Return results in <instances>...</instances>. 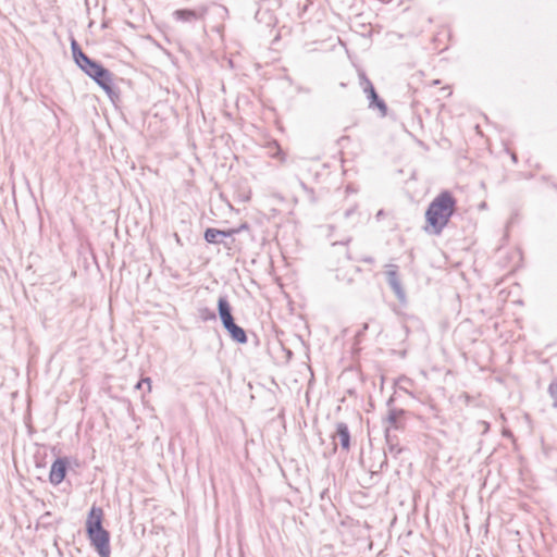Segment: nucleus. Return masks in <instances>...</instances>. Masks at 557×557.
Wrapping results in <instances>:
<instances>
[{
    "mask_svg": "<svg viewBox=\"0 0 557 557\" xmlns=\"http://www.w3.org/2000/svg\"><path fill=\"white\" fill-rule=\"evenodd\" d=\"M76 64L81 66V64L87 62L88 57L82 51L79 53H76V58L74 59Z\"/></svg>",
    "mask_w": 557,
    "mask_h": 557,
    "instance_id": "17",
    "label": "nucleus"
},
{
    "mask_svg": "<svg viewBox=\"0 0 557 557\" xmlns=\"http://www.w3.org/2000/svg\"><path fill=\"white\" fill-rule=\"evenodd\" d=\"M103 511L100 507L92 506L87 520L86 532L91 545L101 557L110 556V534L102 527Z\"/></svg>",
    "mask_w": 557,
    "mask_h": 557,
    "instance_id": "2",
    "label": "nucleus"
},
{
    "mask_svg": "<svg viewBox=\"0 0 557 557\" xmlns=\"http://www.w3.org/2000/svg\"><path fill=\"white\" fill-rule=\"evenodd\" d=\"M382 214H383V211H382V210H380V211L377 212L376 216H377V218H380V216H382Z\"/></svg>",
    "mask_w": 557,
    "mask_h": 557,
    "instance_id": "22",
    "label": "nucleus"
},
{
    "mask_svg": "<svg viewBox=\"0 0 557 557\" xmlns=\"http://www.w3.org/2000/svg\"><path fill=\"white\" fill-rule=\"evenodd\" d=\"M456 208V200L453 195L445 190L440 193L429 205L425 211L426 231L440 235L448 224Z\"/></svg>",
    "mask_w": 557,
    "mask_h": 557,
    "instance_id": "1",
    "label": "nucleus"
},
{
    "mask_svg": "<svg viewBox=\"0 0 557 557\" xmlns=\"http://www.w3.org/2000/svg\"><path fill=\"white\" fill-rule=\"evenodd\" d=\"M198 314H199V318L203 321H211V320H215V318H216L214 311L207 307L199 308Z\"/></svg>",
    "mask_w": 557,
    "mask_h": 557,
    "instance_id": "12",
    "label": "nucleus"
},
{
    "mask_svg": "<svg viewBox=\"0 0 557 557\" xmlns=\"http://www.w3.org/2000/svg\"><path fill=\"white\" fill-rule=\"evenodd\" d=\"M237 233V230L231 228L227 231H222L218 228H207L205 232V239L209 244H220L222 237H231Z\"/></svg>",
    "mask_w": 557,
    "mask_h": 557,
    "instance_id": "8",
    "label": "nucleus"
},
{
    "mask_svg": "<svg viewBox=\"0 0 557 557\" xmlns=\"http://www.w3.org/2000/svg\"><path fill=\"white\" fill-rule=\"evenodd\" d=\"M218 311L221 319L222 324H226L227 322L232 321L233 314L232 309L230 306V302L225 296H221L218 300Z\"/></svg>",
    "mask_w": 557,
    "mask_h": 557,
    "instance_id": "11",
    "label": "nucleus"
},
{
    "mask_svg": "<svg viewBox=\"0 0 557 557\" xmlns=\"http://www.w3.org/2000/svg\"><path fill=\"white\" fill-rule=\"evenodd\" d=\"M361 85L363 86V91L367 94V97L369 99V107L370 108H377L381 112L382 116H385L387 114V106L386 103L379 98L372 83L366 77V75L360 76Z\"/></svg>",
    "mask_w": 557,
    "mask_h": 557,
    "instance_id": "4",
    "label": "nucleus"
},
{
    "mask_svg": "<svg viewBox=\"0 0 557 557\" xmlns=\"http://www.w3.org/2000/svg\"><path fill=\"white\" fill-rule=\"evenodd\" d=\"M97 62L88 58L87 62L81 64V69L87 74V71H89Z\"/></svg>",
    "mask_w": 557,
    "mask_h": 557,
    "instance_id": "18",
    "label": "nucleus"
},
{
    "mask_svg": "<svg viewBox=\"0 0 557 557\" xmlns=\"http://www.w3.org/2000/svg\"><path fill=\"white\" fill-rule=\"evenodd\" d=\"M71 48H72L73 57L75 59L76 53L82 52V49H81L79 45L76 42V40H72Z\"/></svg>",
    "mask_w": 557,
    "mask_h": 557,
    "instance_id": "19",
    "label": "nucleus"
},
{
    "mask_svg": "<svg viewBox=\"0 0 557 557\" xmlns=\"http://www.w3.org/2000/svg\"><path fill=\"white\" fill-rule=\"evenodd\" d=\"M386 278L387 283L397 296L399 300L405 299V290L401 286L399 275H398V267L396 264H387L386 265Z\"/></svg>",
    "mask_w": 557,
    "mask_h": 557,
    "instance_id": "5",
    "label": "nucleus"
},
{
    "mask_svg": "<svg viewBox=\"0 0 557 557\" xmlns=\"http://www.w3.org/2000/svg\"><path fill=\"white\" fill-rule=\"evenodd\" d=\"M548 394L553 399V407L557 409V380L553 381L548 386Z\"/></svg>",
    "mask_w": 557,
    "mask_h": 557,
    "instance_id": "14",
    "label": "nucleus"
},
{
    "mask_svg": "<svg viewBox=\"0 0 557 557\" xmlns=\"http://www.w3.org/2000/svg\"><path fill=\"white\" fill-rule=\"evenodd\" d=\"M66 466L67 462L63 458H58L57 460L53 461L49 475L50 482L53 485H58L64 480L66 473Z\"/></svg>",
    "mask_w": 557,
    "mask_h": 557,
    "instance_id": "7",
    "label": "nucleus"
},
{
    "mask_svg": "<svg viewBox=\"0 0 557 557\" xmlns=\"http://www.w3.org/2000/svg\"><path fill=\"white\" fill-rule=\"evenodd\" d=\"M207 12H208V8L206 5H201L197 10H189V9L176 10V11H174L173 16L176 21L193 22L196 20L205 18Z\"/></svg>",
    "mask_w": 557,
    "mask_h": 557,
    "instance_id": "6",
    "label": "nucleus"
},
{
    "mask_svg": "<svg viewBox=\"0 0 557 557\" xmlns=\"http://www.w3.org/2000/svg\"><path fill=\"white\" fill-rule=\"evenodd\" d=\"M87 75L104 90L110 99L117 97V94L113 89L112 74L101 64H95L89 71H87Z\"/></svg>",
    "mask_w": 557,
    "mask_h": 557,
    "instance_id": "3",
    "label": "nucleus"
},
{
    "mask_svg": "<svg viewBox=\"0 0 557 557\" xmlns=\"http://www.w3.org/2000/svg\"><path fill=\"white\" fill-rule=\"evenodd\" d=\"M144 385L147 386V392L151 391V380L149 377L140 380L135 387L137 389H141Z\"/></svg>",
    "mask_w": 557,
    "mask_h": 557,
    "instance_id": "16",
    "label": "nucleus"
},
{
    "mask_svg": "<svg viewBox=\"0 0 557 557\" xmlns=\"http://www.w3.org/2000/svg\"><path fill=\"white\" fill-rule=\"evenodd\" d=\"M224 329L228 332L230 336L239 344H245L247 342V335L243 327L238 326L234 319L226 324L223 325Z\"/></svg>",
    "mask_w": 557,
    "mask_h": 557,
    "instance_id": "10",
    "label": "nucleus"
},
{
    "mask_svg": "<svg viewBox=\"0 0 557 557\" xmlns=\"http://www.w3.org/2000/svg\"><path fill=\"white\" fill-rule=\"evenodd\" d=\"M363 261L367 263H372L374 260L372 257H367V258H363Z\"/></svg>",
    "mask_w": 557,
    "mask_h": 557,
    "instance_id": "21",
    "label": "nucleus"
},
{
    "mask_svg": "<svg viewBox=\"0 0 557 557\" xmlns=\"http://www.w3.org/2000/svg\"><path fill=\"white\" fill-rule=\"evenodd\" d=\"M355 212V209H349L345 212V218H348L350 216V214H352Z\"/></svg>",
    "mask_w": 557,
    "mask_h": 557,
    "instance_id": "20",
    "label": "nucleus"
},
{
    "mask_svg": "<svg viewBox=\"0 0 557 557\" xmlns=\"http://www.w3.org/2000/svg\"><path fill=\"white\" fill-rule=\"evenodd\" d=\"M385 436H386V442H387V444L389 446V451L395 454V455L399 454L401 449L398 448L396 445L391 443V435H389V429L388 428L386 429Z\"/></svg>",
    "mask_w": 557,
    "mask_h": 557,
    "instance_id": "15",
    "label": "nucleus"
},
{
    "mask_svg": "<svg viewBox=\"0 0 557 557\" xmlns=\"http://www.w3.org/2000/svg\"><path fill=\"white\" fill-rule=\"evenodd\" d=\"M403 411L391 410L387 416V422L395 429H398V419Z\"/></svg>",
    "mask_w": 557,
    "mask_h": 557,
    "instance_id": "13",
    "label": "nucleus"
},
{
    "mask_svg": "<svg viewBox=\"0 0 557 557\" xmlns=\"http://www.w3.org/2000/svg\"><path fill=\"white\" fill-rule=\"evenodd\" d=\"M334 440H338L343 449L348 450L350 447V433L345 422L336 423V432L333 436Z\"/></svg>",
    "mask_w": 557,
    "mask_h": 557,
    "instance_id": "9",
    "label": "nucleus"
}]
</instances>
